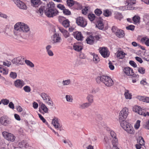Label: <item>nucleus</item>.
I'll use <instances>...</instances> for the list:
<instances>
[{"mask_svg":"<svg viewBox=\"0 0 149 149\" xmlns=\"http://www.w3.org/2000/svg\"><path fill=\"white\" fill-rule=\"evenodd\" d=\"M0 122L1 125L5 126H8L11 123L10 119L7 116H3L1 117Z\"/></svg>","mask_w":149,"mask_h":149,"instance_id":"6","label":"nucleus"},{"mask_svg":"<svg viewBox=\"0 0 149 149\" xmlns=\"http://www.w3.org/2000/svg\"><path fill=\"white\" fill-rule=\"evenodd\" d=\"M119 122L120 123V125L124 130L125 128L127 129V127L128 125H129L130 124L126 121L125 120H124V121H122V122Z\"/></svg>","mask_w":149,"mask_h":149,"instance_id":"27","label":"nucleus"},{"mask_svg":"<svg viewBox=\"0 0 149 149\" xmlns=\"http://www.w3.org/2000/svg\"><path fill=\"white\" fill-rule=\"evenodd\" d=\"M86 41L87 44L90 45L93 44L94 42V39L93 38V36L91 35L87 37L86 39Z\"/></svg>","mask_w":149,"mask_h":149,"instance_id":"23","label":"nucleus"},{"mask_svg":"<svg viewBox=\"0 0 149 149\" xmlns=\"http://www.w3.org/2000/svg\"><path fill=\"white\" fill-rule=\"evenodd\" d=\"M129 64L134 68L137 67V65L136 63L133 61H129Z\"/></svg>","mask_w":149,"mask_h":149,"instance_id":"54","label":"nucleus"},{"mask_svg":"<svg viewBox=\"0 0 149 149\" xmlns=\"http://www.w3.org/2000/svg\"><path fill=\"white\" fill-rule=\"evenodd\" d=\"M125 73L128 76H133L134 77H139L138 75H136L134 73L132 69L129 67H126L124 69Z\"/></svg>","mask_w":149,"mask_h":149,"instance_id":"10","label":"nucleus"},{"mask_svg":"<svg viewBox=\"0 0 149 149\" xmlns=\"http://www.w3.org/2000/svg\"><path fill=\"white\" fill-rule=\"evenodd\" d=\"M15 3L20 9L23 10H26L27 7L25 3L20 0H14Z\"/></svg>","mask_w":149,"mask_h":149,"instance_id":"12","label":"nucleus"},{"mask_svg":"<svg viewBox=\"0 0 149 149\" xmlns=\"http://www.w3.org/2000/svg\"><path fill=\"white\" fill-rule=\"evenodd\" d=\"M109 67L111 70H113L114 69V66L112 63L110 61L109 63Z\"/></svg>","mask_w":149,"mask_h":149,"instance_id":"59","label":"nucleus"},{"mask_svg":"<svg viewBox=\"0 0 149 149\" xmlns=\"http://www.w3.org/2000/svg\"><path fill=\"white\" fill-rule=\"evenodd\" d=\"M118 8L119 10L123 11H125L126 10H129V9L127 8L126 5L125 6L120 7H118Z\"/></svg>","mask_w":149,"mask_h":149,"instance_id":"53","label":"nucleus"},{"mask_svg":"<svg viewBox=\"0 0 149 149\" xmlns=\"http://www.w3.org/2000/svg\"><path fill=\"white\" fill-rule=\"evenodd\" d=\"M39 106L40 107L41 109L45 113H48V109L47 107L43 103H40Z\"/></svg>","mask_w":149,"mask_h":149,"instance_id":"25","label":"nucleus"},{"mask_svg":"<svg viewBox=\"0 0 149 149\" xmlns=\"http://www.w3.org/2000/svg\"><path fill=\"white\" fill-rule=\"evenodd\" d=\"M18 146L19 148H22L23 147L26 148L28 146L27 144L24 140L19 142L18 144Z\"/></svg>","mask_w":149,"mask_h":149,"instance_id":"29","label":"nucleus"},{"mask_svg":"<svg viewBox=\"0 0 149 149\" xmlns=\"http://www.w3.org/2000/svg\"><path fill=\"white\" fill-rule=\"evenodd\" d=\"M88 10V8L87 7H85L84 9L82 10V13L83 14L86 15V14Z\"/></svg>","mask_w":149,"mask_h":149,"instance_id":"56","label":"nucleus"},{"mask_svg":"<svg viewBox=\"0 0 149 149\" xmlns=\"http://www.w3.org/2000/svg\"><path fill=\"white\" fill-rule=\"evenodd\" d=\"M66 2L69 6L72 7L74 5V6H76L75 8L77 10H78L81 7L79 3L74 1L73 0H67Z\"/></svg>","mask_w":149,"mask_h":149,"instance_id":"11","label":"nucleus"},{"mask_svg":"<svg viewBox=\"0 0 149 149\" xmlns=\"http://www.w3.org/2000/svg\"><path fill=\"white\" fill-rule=\"evenodd\" d=\"M144 96H138L136 97L140 101H142L143 102H144Z\"/></svg>","mask_w":149,"mask_h":149,"instance_id":"60","label":"nucleus"},{"mask_svg":"<svg viewBox=\"0 0 149 149\" xmlns=\"http://www.w3.org/2000/svg\"><path fill=\"white\" fill-rule=\"evenodd\" d=\"M88 17L90 21H92L94 20L95 16L93 13H90L88 15Z\"/></svg>","mask_w":149,"mask_h":149,"instance_id":"40","label":"nucleus"},{"mask_svg":"<svg viewBox=\"0 0 149 149\" xmlns=\"http://www.w3.org/2000/svg\"><path fill=\"white\" fill-rule=\"evenodd\" d=\"M143 128H145L147 129H149V120L148 121L146 122V123H145V124L143 125Z\"/></svg>","mask_w":149,"mask_h":149,"instance_id":"57","label":"nucleus"},{"mask_svg":"<svg viewBox=\"0 0 149 149\" xmlns=\"http://www.w3.org/2000/svg\"><path fill=\"white\" fill-rule=\"evenodd\" d=\"M72 35L74 37L78 40H82L83 39V37L81 33L80 32L76 31L74 32Z\"/></svg>","mask_w":149,"mask_h":149,"instance_id":"17","label":"nucleus"},{"mask_svg":"<svg viewBox=\"0 0 149 149\" xmlns=\"http://www.w3.org/2000/svg\"><path fill=\"white\" fill-rule=\"evenodd\" d=\"M135 26L132 25H130L126 27V29L127 30L133 31L134 29Z\"/></svg>","mask_w":149,"mask_h":149,"instance_id":"51","label":"nucleus"},{"mask_svg":"<svg viewBox=\"0 0 149 149\" xmlns=\"http://www.w3.org/2000/svg\"><path fill=\"white\" fill-rule=\"evenodd\" d=\"M138 71L141 74H143L145 73V69L143 67H140L138 70Z\"/></svg>","mask_w":149,"mask_h":149,"instance_id":"47","label":"nucleus"},{"mask_svg":"<svg viewBox=\"0 0 149 149\" xmlns=\"http://www.w3.org/2000/svg\"><path fill=\"white\" fill-rule=\"evenodd\" d=\"M40 95L45 102H47V101L48 99L50 98V97L47 94L45 93H41Z\"/></svg>","mask_w":149,"mask_h":149,"instance_id":"28","label":"nucleus"},{"mask_svg":"<svg viewBox=\"0 0 149 149\" xmlns=\"http://www.w3.org/2000/svg\"><path fill=\"white\" fill-rule=\"evenodd\" d=\"M3 65L5 66H6L7 67H9L11 64V63L10 62L7 61L6 62H3Z\"/></svg>","mask_w":149,"mask_h":149,"instance_id":"62","label":"nucleus"},{"mask_svg":"<svg viewBox=\"0 0 149 149\" xmlns=\"http://www.w3.org/2000/svg\"><path fill=\"white\" fill-rule=\"evenodd\" d=\"M57 7L63 10L65 8L64 6L63 5L60 4H59L57 5Z\"/></svg>","mask_w":149,"mask_h":149,"instance_id":"61","label":"nucleus"},{"mask_svg":"<svg viewBox=\"0 0 149 149\" xmlns=\"http://www.w3.org/2000/svg\"><path fill=\"white\" fill-rule=\"evenodd\" d=\"M93 96L91 95H89L87 97V98L91 104L93 102Z\"/></svg>","mask_w":149,"mask_h":149,"instance_id":"44","label":"nucleus"},{"mask_svg":"<svg viewBox=\"0 0 149 149\" xmlns=\"http://www.w3.org/2000/svg\"><path fill=\"white\" fill-rule=\"evenodd\" d=\"M62 24L64 27L67 28L70 25V21L68 19L64 20L62 22Z\"/></svg>","mask_w":149,"mask_h":149,"instance_id":"38","label":"nucleus"},{"mask_svg":"<svg viewBox=\"0 0 149 149\" xmlns=\"http://www.w3.org/2000/svg\"><path fill=\"white\" fill-rule=\"evenodd\" d=\"M12 61L13 63L17 65H22L24 61V58L22 56H19L14 58Z\"/></svg>","mask_w":149,"mask_h":149,"instance_id":"13","label":"nucleus"},{"mask_svg":"<svg viewBox=\"0 0 149 149\" xmlns=\"http://www.w3.org/2000/svg\"><path fill=\"white\" fill-rule=\"evenodd\" d=\"M103 14L105 17H108L111 15V13L109 10L106 9L104 10Z\"/></svg>","mask_w":149,"mask_h":149,"instance_id":"39","label":"nucleus"},{"mask_svg":"<svg viewBox=\"0 0 149 149\" xmlns=\"http://www.w3.org/2000/svg\"><path fill=\"white\" fill-rule=\"evenodd\" d=\"M95 14L97 16H100L102 13V11L101 9L98 8L96 9L94 11Z\"/></svg>","mask_w":149,"mask_h":149,"instance_id":"42","label":"nucleus"},{"mask_svg":"<svg viewBox=\"0 0 149 149\" xmlns=\"http://www.w3.org/2000/svg\"><path fill=\"white\" fill-rule=\"evenodd\" d=\"M123 51H120L117 52V57L119 59H123L125 57V55H127Z\"/></svg>","mask_w":149,"mask_h":149,"instance_id":"26","label":"nucleus"},{"mask_svg":"<svg viewBox=\"0 0 149 149\" xmlns=\"http://www.w3.org/2000/svg\"><path fill=\"white\" fill-rule=\"evenodd\" d=\"M47 8L44 11L45 15L48 17H52L58 15L59 13L56 9Z\"/></svg>","mask_w":149,"mask_h":149,"instance_id":"3","label":"nucleus"},{"mask_svg":"<svg viewBox=\"0 0 149 149\" xmlns=\"http://www.w3.org/2000/svg\"><path fill=\"white\" fill-rule=\"evenodd\" d=\"M38 115L40 119L42 121L43 123L46 122V120L42 116V115L41 114L38 113Z\"/></svg>","mask_w":149,"mask_h":149,"instance_id":"63","label":"nucleus"},{"mask_svg":"<svg viewBox=\"0 0 149 149\" xmlns=\"http://www.w3.org/2000/svg\"><path fill=\"white\" fill-rule=\"evenodd\" d=\"M111 138L107 136H104V143L106 147V149H112L110 146V142Z\"/></svg>","mask_w":149,"mask_h":149,"instance_id":"19","label":"nucleus"},{"mask_svg":"<svg viewBox=\"0 0 149 149\" xmlns=\"http://www.w3.org/2000/svg\"><path fill=\"white\" fill-rule=\"evenodd\" d=\"M115 14V18L120 20L123 18V15L121 13L116 12Z\"/></svg>","mask_w":149,"mask_h":149,"instance_id":"34","label":"nucleus"},{"mask_svg":"<svg viewBox=\"0 0 149 149\" xmlns=\"http://www.w3.org/2000/svg\"><path fill=\"white\" fill-rule=\"evenodd\" d=\"M25 62L26 64L30 67L31 68L34 67V64L29 60H26Z\"/></svg>","mask_w":149,"mask_h":149,"instance_id":"41","label":"nucleus"},{"mask_svg":"<svg viewBox=\"0 0 149 149\" xmlns=\"http://www.w3.org/2000/svg\"><path fill=\"white\" fill-rule=\"evenodd\" d=\"M132 20L134 23L136 24L139 23L140 20V18L138 15H135L132 18Z\"/></svg>","mask_w":149,"mask_h":149,"instance_id":"35","label":"nucleus"},{"mask_svg":"<svg viewBox=\"0 0 149 149\" xmlns=\"http://www.w3.org/2000/svg\"><path fill=\"white\" fill-rule=\"evenodd\" d=\"M110 134L112 138V144H113V142L114 143H116V144H118V140L116 137V134L113 131H111L110 132Z\"/></svg>","mask_w":149,"mask_h":149,"instance_id":"20","label":"nucleus"},{"mask_svg":"<svg viewBox=\"0 0 149 149\" xmlns=\"http://www.w3.org/2000/svg\"><path fill=\"white\" fill-rule=\"evenodd\" d=\"M65 98L67 101L72 102L73 99L71 95H66L65 96Z\"/></svg>","mask_w":149,"mask_h":149,"instance_id":"46","label":"nucleus"},{"mask_svg":"<svg viewBox=\"0 0 149 149\" xmlns=\"http://www.w3.org/2000/svg\"><path fill=\"white\" fill-rule=\"evenodd\" d=\"M141 41L143 43L144 42L147 46H149V38L146 37H143L141 38Z\"/></svg>","mask_w":149,"mask_h":149,"instance_id":"33","label":"nucleus"},{"mask_svg":"<svg viewBox=\"0 0 149 149\" xmlns=\"http://www.w3.org/2000/svg\"><path fill=\"white\" fill-rule=\"evenodd\" d=\"M70 82V79H68L66 80H64L63 81V84L64 85H67L69 84Z\"/></svg>","mask_w":149,"mask_h":149,"instance_id":"55","label":"nucleus"},{"mask_svg":"<svg viewBox=\"0 0 149 149\" xmlns=\"http://www.w3.org/2000/svg\"><path fill=\"white\" fill-rule=\"evenodd\" d=\"M124 95L126 99H131L132 98V95L131 93H129V91L125 89Z\"/></svg>","mask_w":149,"mask_h":149,"instance_id":"32","label":"nucleus"},{"mask_svg":"<svg viewBox=\"0 0 149 149\" xmlns=\"http://www.w3.org/2000/svg\"><path fill=\"white\" fill-rule=\"evenodd\" d=\"M100 52L102 56L104 58H107L109 56L107 51L105 49H102L100 50Z\"/></svg>","mask_w":149,"mask_h":149,"instance_id":"24","label":"nucleus"},{"mask_svg":"<svg viewBox=\"0 0 149 149\" xmlns=\"http://www.w3.org/2000/svg\"><path fill=\"white\" fill-rule=\"evenodd\" d=\"M127 129L125 128L124 130L126 131L127 132L130 134H132L134 133V129L130 124L129 125H128L127 127Z\"/></svg>","mask_w":149,"mask_h":149,"instance_id":"22","label":"nucleus"},{"mask_svg":"<svg viewBox=\"0 0 149 149\" xmlns=\"http://www.w3.org/2000/svg\"><path fill=\"white\" fill-rule=\"evenodd\" d=\"M91 105L90 103H85L79 105V108L80 109H85Z\"/></svg>","mask_w":149,"mask_h":149,"instance_id":"31","label":"nucleus"},{"mask_svg":"<svg viewBox=\"0 0 149 149\" xmlns=\"http://www.w3.org/2000/svg\"><path fill=\"white\" fill-rule=\"evenodd\" d=\"M97 83L100 84L102 82L107 87H111L113 84L112 79L107 76L102 75L97 77L95 79Z\"/></svg>","mask_w":149,"mask_h":149,"instance_id":"2","label":"nucleus"},{"mask_svg":"<svg viewBox=\"0 0 149 149\" xmlns=\"http://www.w3.org/2000/svg\"><path fill=\"white\" fill-rule=\"evenodd\" d=\"M15 86L17 88H21L25 84L24 81L22 80L17 79L14 82Z\"/></svg>","mask_w":149,"mask_h":149,"instance_id":"15","label":"nucleus"},{"mask_svg":"<svg viewBox=\"0 0 149 149\" xmlns=\"http://www.w3.org/2000/svg\"><path fill=\"white\" fill-rule=\"evenodd\" d=\"M126 2L127 3L126 6L129 10L134 9L133 5L136 3V0H126Z\"/></svg>","mask_w":149,"mask_h":149,"instance_id":"16","label":"nucleus"},{"mask_svg":"<svg viewBox=\"0 0 149 149\" xmlns=\"http://www.w3.org/2000/svg\"><path fill=\"white\" fill-rule=\"evenodd\" d=\"M1 102L4 105H7L9 102V100L6 99H2Z\"/></svg>","mask_w":149,"mask_h":149,"instance_id":"49","label":"nucleus"},{"mask_svg":"<svg viewBox=\"0 0 149 149\" xmlns=\"http://www.w3.org/2000/svg\"><path fill=\"white\" fill-rule=\"evenodd\" d=\"M48 101H47V102H46V103H47V104L49 105H51L52 106H53L54 103L53 102V101L51 100V98L50 97V98L49 99H48Z\"/></svg>","mask_w":149,"mask_h":149,"instance_id":"58","label":"nucleus"},{"mask_svg":"<svg viewBox=\"0 0 149 149\" xmlns=\"http://www.w3.org/2000/svg\"><path fill=\"white\" fill-rule=\"evenodd\" d=\"M40 0H31V2L35 7H38L40 4Z\"/></svg>","mask_w":149,"mask_h":149,"instance_id":"30","label":"nucleus"},{"mask_svg":"<svg viewBox=\"0 0 149 149\" xmlns=\"http://www.w3.org/2000/svg\"><path fill=\"white\" fill-rule=\"evenodd\" d=\"M100 20H98L97 22V24L96 25V26L100 30H103L104 29V24L102 20V19L101 17H100Z\"/></svg>","mask_w":149,"mask_h":149,"instance_id":"21","label":"nucleus"},{"mask_svg":"<svg viewBox=\"0 0 149 149\" xmlns=\"http://www.w3.org/2000/svg\"><path fill=\"white\" fill-rule=\"evenodd\" d=\"M63 14L67 15H69L71 14L70 11L68 9H64L63 10Z\"/></svg>","mask_w":149,"mask_h":149,"instance_id":"48","label":"nucleus"},{"mask_svg":"<svg viewBox=\"0 0 149 149\" xmlns=\"http://www.w3.org/2000/svg\"><path fill=\"white\" fill-rule=\"evenodd\" d=\"M83 44L81 42H78L74 43L73 46V49L78 52L81 51L83 49Z\"/></svg>","mask_w":149,"mask_h":149,"instance_id":"14","label":"nucleus"},{"mask_svg":"<svg viewBox=\"0 0 149 149\" xmlns=\"http://www.w3.org/2000/svg\"><path fill=\"white\" fill-rule=\"evenodd\" d=\"M62 39L58 34L55 33L53 35L52 38V40L54 44L57 43H59L61 41Z\"/></svg>","mask_w":149,"mask_h":149,"instance_id":"18","label":"nucleus"},{"mask_svg":"<svg viewBox=\"0 0 149 149\" xmlns=\"http://www.w3.org/2000/svg\"><path fill=\"white\" fill-rule=\"evenodd\" d=\"M2 135L4 138L8 141L13 142L15 140V136L11 133L4 131L2 132Z\"/></svg>","mask_w":149,"mask_h":149,"instance_id":"9","label":"nucleus"},{"mask_svg":"<svg viewBox=\"0 0 149 149\" xmlns=\"http://www.w3.org/2000/svg\"><path fill=\"white\" fill-rule=\"evenodd\" d=\"M76 23L79 26L84 28L87 24L86 20L82 17H79L77 18L76 20Z\"/></svg>","mask_w":149,"mask_h":149,"instance_id":"8","label":"nucleus"},{"mask_svg":"<svg viewBox=\"0 0 149 149\" xmlns=\"http://www.w3.org/2000/svg\"><path fill=\"white\" fill-rule=\"evenodd\" d=\"M48 8H51L56 9L55 8V4L52 2H51L48 4Z\"/></svg>","mask_w":149,"mask_h":149,"instance_id":"50","label":"nucleus"},{"mask_svg":"<svg viewBox=\"0 0 149 149\" xmlns=\"http://www.w3.org/2000/svg\"><path fill=\"white\" fill-rule=\"evenodd\" d=\"M128 114V109L125 107L120 112L119 115V121H124L126 120Z\"/></svg>","mask_w":149,"mask_h":149,"instance_id":"4","label":"nucleus"},{"mask_svg":"<svg viewBox=\"0 0 149 149\" xmlns=\"http://www.w3.org/2000/svg\"><path fill=\"white\" fill-rule=\"evenodd\" d=\"M14 29L16 31L25 34V38L29 37L30 32V28L26 24L22 22H17L14 26Z\"/></svg>","mask_w":149,"mask_h":149,"instance_id":"1","label":"nucleus"},{"mask_svg":"<svg viewBox=\"0 0 149 149\" xmlns=\"http://www.w3.org/2000/svg\"><path fill=\"white\" fill-rule=\"evenodd\" d=\"M24 91L26 93L30 92L31 90V88L30 86H24L23 88Z\"/></svg>","mask_w":149,"mask_h":149,"instance_id":"45","label":"nucleus"},{"mask_svg":"<svg viewBox=\"0 0 149 149\" xmlns=\"http://www.w3.org/2000/svg\"><path fill=\"white\" fill-rule=\"evenodd\" d=\"M111 30L119 38H123L125 35L124 31L123 30L119 29L115 26L112 27Z\"/></svg>","mask_w":149,"mask_h":149,"instance_id":"5","label":"nucleus"},{"mask_svg":"<svg viewBox=\"0 0 149 149\" xmlns=\"http://www.w3.org/2000/svg\"><path fill=\"white\" fill-rule=\"evenodd\" d=\"M17 77V74L15 72H11L10 74V77L13 79H15Z\"/></svg>","mask_w":149,"mask_h":149,"instance_id":"43","label":"nucleus"},{"mask_svg":"<svg viewBox=\"0 0 149 149\" xmlns=\"http://www.w3.org/2000/svg\"><path fill=\"white\" fill-rule=\"evenodd\" d=\"M38 13H40L41 15H43V10L42 7H40L37 12Z\"/></svg>","mask_w":149,"mask_h":149,"instance_id":"64","label":"nucleus"},{"mask_svg":"<svg viewBox=\"0 0 149 149\" xmlns=\"http://www.w3.org/2000/svg\"><path fill=\"white\" fill-rule=\"evenodd\" d=\"M138 142L141 145L143 146L145 145V141L143 138L141 136H139L137 139Z\"/></svg>","mask_w":149,"mask_h":149,"instance_id":"37","label":"nucleus"},{"mask_svg":"<svg viewBox=\"0 0 149 149\" xmlns=\"http://www.w3.org/2000/svg\"><path fill=\"white\" fill-rule=\"evenodd\" d=\"M93 61L95 62V63H97L100 60V58L98 56V55L96 54H95L94 53H93Z\"/></svg>","mask_w":149,"mask_h":149,"instance_id":"36","label":"nucleus"},{"mask_svg":"<svg viewBox=\"0 0 149 149\" xmlns=\"http://www.w3.org/2000/svg\"><path fill=\"white\" fill-rule=\"evenodd\" d=\"M52 123L55 128L57 129L59 131L63 130V127L61 125L59 122L58 118L56 117H54L52 120Z\"/></svg>","mask_w":149,"mask_h":149,"instance_id":"7","label":"nucleus"},{"mask_svg":"<svg viewBox=\"0 0 149 149\" xmlns=\"http://www.w3.org/2000/svg\"><path fill=\"white\" fill-rule=\"evenodd\" d=\"M141 121L140 120H138L137 121L136 123L134 125V128L136 129H138L140 125V123Z\"/></svg>","mask_w":149,"mask_h":149,"instance_id":"52","label":"nucleus"}]
</instances>
